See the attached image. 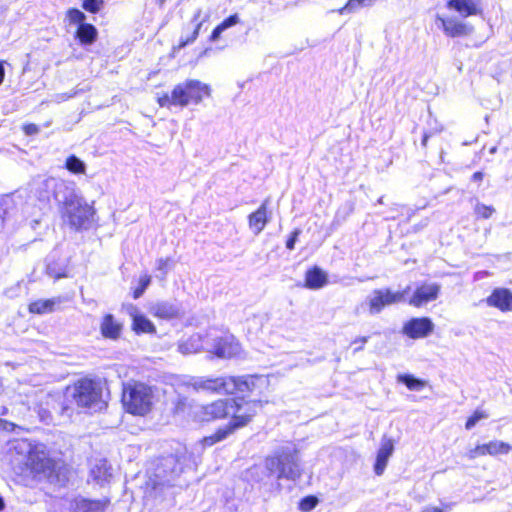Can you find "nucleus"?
<instances>
[{
	"label": "nucleus",
	"mask_w": 512,
	"mask_h": 512,
	"mask_svg": "<svg viewBox=\"0 0 512 512\" xmlns=\"http://www.w3.org/2000/svg\"><path fill=\"white\" fill-rule=\"evenodd\" d=\"M209 85L199 80L189 79L176 85L172 90L174 106L186 107L190 104L198 105L205 97L210 96Z\"/></svg>",
	"instance_id": "obj_7"
},
{
	"label": "nucleus",
	"mask_w": 512,
	"mask_h": 512,
	"mask_svg": "<svg viewBox=\"0 0 512 512\" xmlns=\"http://www.w3.org/2000/svg\"><path fill=\"white\" fill-rule=\"evenodd\" d=\"M151 313L161 319L170 320L179 316V307L171 302L161 301L151 307Z\"/></svg>",
	"instance_id": "obj_22"
},
{
	"label": "nucleus",
	"mask_w": 512,
	"mask_h": 512,
	"mask_svg": "<svg viewBox=\"0 0 512 512\" xmlns=\"http://www.w3.org/2000/svg\"><path fill=\"white\" fill-rule=\"evenodd\" d=\"M318 504L317 497L313 495L306 496L302 498L299 502V509L304 512H309L313 510Z\"/></svg>",
	"instance_id": "obj_35"
},
{
	"label": "nucleus",
	"mask_w": 512,
	"mask_h": 512,
	"mask_svg": "<svg viewBox=\"0 0 512 512\" xmlns=\"http://www.w3.org/2000/svg\"><path fill=\"white\" fill-rule=\"evenodd\" d=\"M97 29L92 24H81L76 31V38L82 45H90L97 38Z\"/></svg>",
	"instance_id": "obj_26"
},
{
	"label": "nucleus",
	"mask_w": 512,
	"mask_h": 512,
	"mask_svg": "<svg viewBox=\"0 0 512 512\" xmlns=\"http://www.w3.org/2000/svg\"><path fill=\"white\" fill-rule=\"evenodd\" d=\"M398 382L404 384L409 390L419 391L425 387L426 382L411 374H399Z\"/></svg>",
	"instance_id": "obj_30"
},
{
	"label": "nucleus",
	"mask_w": 512,
	"mask_h": 512,
	"mask_svg": "<svg viewBox=\"0 0 512 512\" xmlns=\"http://www.w3.org/2000/svg\"><path fill=\"white\" fill-rule=\"evenodd\" d=\"M486 454L490 456L506 455L512 450V446L509 443L494 440L485 444Z\"/></svg>",
	"instance_id": "obj_27"
},
{
	"label": "nucleus",
	"mask_w": 512,
	"mask_h": 512,
	"mask_svg": "<svg viewBox=\"0 0 512 512\" xmlns=\"http://www.w3.org/2000/svg\"><path fill=\"white\" fill-rule=\"evenodd\" d=\"M173 267V260L170 257L167 258H159L156 261V270L159 274L156 275L160 281H165L168 275V272Z\"/></svg>",
	"instance_id": "obj_31"
},
{
	"label": "nucleus",
	"mask_w": 512,
	"mask_h": 512,
	"mask_svg": "<svg viewBox=\"0 0 512 512\" xmlns=\"http://www.w3.org/2000/svg\"><path fill=\"white\" fill-rule=\"evenodd\" d=\"M159 104L162 107L174 106V101L172 99V93L170 95L165 94L164 96L159 98Z\"/></svg>",
	"instance_id": "obj_44"
},
{
	"label": "nucleus",
	"mask_w": 512,
	"mask_h": 512,
	"mask_svg": "<svg viewBox=\"0 0 512 512\" xmlns=\"http://www.w3.org/2000/svg\"><path fill=\"white\" fill-rule=\"evenodd\" d=\"M440 288V285L437 283L422 284L414 291L409 300V304L414 307H421L430 301L436 300L438 298Z\"/></svg>",
	"instance_id": "obj_14"
},
{
	"label": "nucleus",
	"mask_w": 512,
	"mask_h": 512,
	"mask_svg": "<svg viewBox=\"0 0 512 512\" xmlns=\"http://www.w3.org/2000/svg\"><path fill=\"white\" fill-rule=\"evenodd\" d=\"M152 399L151 388L143 383L128 384L123 388L122 403L131 414H147L151 410Z\"/></svg>",
	"instance_id": "obj_6"
},
{
	"label": "nucleus",
	"mask_w": 512,
	"mask_h": 512,
	"mask_svg": "<svg viewBox=\"0 0 512 512\" xmlns=\"http://www.w3.org/2000/svg\"><path fill=\"white\" fill-rule=\"evenodd\" d=\"M223 32L224 30L219 25H217L211 33L210 40L213 42L217 41Z\"/></svg>",
	"instance_id": "obj_47"
},
{
	"label": "nucleus",
	"mask_w": 512,
	"mask_h": 512,
	"mask_svg": "<svg viewBox=\"0 0 512 512\" xmlns=\"http://www.w3.org/2000/svg\"><path fill=\"white\" fill-rule=\"evenodd\" d=\"M300 234L299 230H295L292 232L290 237L286 241V248L289 250H293L295 247V243L297 241L298 235Z\"/></svg>",
	"instance_id": "obj_43"
},
{
	"label": "nucleus",
	"mask_w": 512,
	"mask_h": 512,
	"mask_svg": "<svg viewBox=\"0 0 512 512\" xmlns=\"http://www.w3.org/2000/svg\"><path fill=\"white\" fill-rule=\"evenodd\" d=\"M200 15H201V9H198L192 19V22L195 23V28H194L193 32L190 34V36H187L186 38L181 37L179 44H178V49L184 48L185 46L193 43L197 39V37L199 35L200 28L203 23V21H199Z\"/></svg>",
	"instance_id": "obj_28"
},
{
	"label": "nucleus",
	"mask_w": 512,
	"mask_h": 512,
	"mask_svg": "<svg viewBox=\"0 0 512 512\" xmlns=\"http://www.w3.org/2000/svg\"><path fill=\"white\" fill-rule=\"evenodd\" d=\"M240 21L239 16L237 14L230 15L226 19H224L219 26L225 31L230 27L235 26Z\"/></svg>",
	"instance_id": "obj_42"
},
{
	"label": "nucleus",
	"mask_w": 512,
	"mask_h": 512,
	"mask_svg": "<svg viewBox=\"0 0 512 512\" xmlns=\"http://www.w3.org/2000/svg\"><path fill=\"white\" fill-rule=\"evenodd\" d=\"M57 302L58 301L55 299L37 300V301L30 303L29 311L31 313H35V314L49 313V312L53 311L54 305Z\"/></svg>",
	"instance_id": "obj_29"
},
{
	"label": "nucleus",
	"mask_w": 512,
	"mask_h": 512,
	"mask_svg": "<svg viewBox=\"0 0 512 512\" xmlns=\"http://www.w3.org/2000/svg\"><path fill=\"white\" fill-rule=\"evenodd\" d=\"M235 407V399H220L210 404L200 406L195 411V417L202 422H210L231 416Z\"/></svg>",
	"instance_id": "obj_9"
},
{
	"label": "nucleus",
	"mask_w": 512,
	"mask_h": 512,
	"mask_svg": "<svg viewBox=\"0 0 512 512\" xmlns=\"http://www.w3.org/2000/svg\"><path fill=\"white\" fill-rule=\"evenodd\" d=\"M65 167L74 174L85 173L86 170L85 163L75 155H71L66 159Z\"/></svg>",
	"instance_id": "obj_32"
},
{
	"label": "nucleus",
	"mask_w": 512,
	"mask_h": 512,
	"mask_svg": "<svg viewBox=\"0 0 512 512\" xmlns=\"http://www.w3.org/2000/svg\"><path fill=\"white\" fill-rule=\"evenodd\" d=\"M65 189L67 186L63 181L47 178L37 184L36 195L42 202H47L51 196H54L55 200L61 203L63 199L60 198V192Z\"/></svg>",
	"instance_id": "obj_11"
},
{
	"label": "nucleus",
	"mask_w": 512,
	"mask_h": 512,
	"mask_svg": "<svg viewBox=\"0 0 512 512\" xmlns=\"http://www.w3.org/2000/svg\"><path fill=\"white\" fill-rule=\"evenodd\" d=\"M206 351L218 358L236 357L241 352V345L232 334L210 337Z\"/></svg>",
	"instance_id": "obj_10"
},
{
	"label": "nucleus",
	"mask_w": 512,
	"mask_h": 512,
	"mask_svg": "<svg viewBox=\"0 0 512 512\" xmlns=\"http://www.w3.org/2000/svg\"><path fill=\"white\" fill-rule=\"evenodd\" d=\"M486 454V446L485 444L477 445L475 448L470 449L466 453V457L469 460H473L479 456H485Z\"/></svg>",
	"instance_id": "obj_40"
},
{
	"label": "nucleus",
	"mask_w": 512,
	"mask_h": 512,
	"mask_svg": "<svg viewBox=\"0 0 512 512\" xmlns=\"http://www.w3.org/2000/svg\"><path fill=\"white\" fill-rule=\"evenodd\" d=\"M24 131L27 135H33L38 132V127L35 124H28L24 127Z\"/></svg>",
	"instance_id": "obj_49"
},
{
	"label": "nucleus",
	"mask_w": 512,
	"mask_h": 512,
	"mask_svg": "<svg viewBox=\"0 0 512 512\" xmlns=\"http://www.w3.org/2000/svg\"><path fill=\"white\" fill-rule=\"evenodd\" d=\"M266 379L258 375L221 376L216 378H198L194 382L196 389L217 394H246L266 384Z\"/></svg>",
	"instance_id": "obj_1"
},
{
	"label": "nucleus",
	"mask_w": 512,
	"mask_h": 512,
	"mask_svg": "<svg viewBox=\"0 0 512 512\" xmlns=\"http://www.w3.org/2000/svg\"><path fill=\"white\" fill-rule=\"evenodd\" d=\"M264 468L268 477L274 476L277 480L295 481L301 476L297 452L291 446L281 447L273 456L267 457Z\"/></svg>",
	"instance_id": "obj_4"
},
{
	"label": "nucleus",
	"mask_w": 512,
	"mask_h": 512,
	"mask_svg": "<svg viewBox=\"0 0 512 512\" xmlns=\"http://www.w3.org/2000/svg\"><path fill=\"white\" fill-rule=\"evenodd\" d=\"M378 203H379V204H383V197H380V198L378 199Z\"/></svg>",
	"instance_id": "obj_58"
},
{
	"label": "nucleus",
	"mask_w": 512,
	"mask_h": 512,
	"mask_svg": "<svg viewBox=\"0 0 512 512\" xmlns=\"http://www.w3.org/2000/svg\"><path fill=\"white\" fill-rule=\"evenodd\" d=\"M151 283V277L147 274L143 275L139 279V286L134 290L133 297L135 299H138L143 295L145 290L148 288V286Z\"/></svg>",
	"instance_id": "obj_36"
},
{
	"label": "nucleus",
	"mask_w": 512,
	"mask_h": 512,
	"mask_svg": "<svg viewBox=\"0 0 512 512\" xmlns=\"http://www.w3.org/2000/svg\"><path fill=\"white\" fill-rule=\"evenodd\" d=\"M234 399L235 407L231 410L232 421L224 427L219 428L214 434L204 437L202 440L204 446L210 447L226 439L237 428L243 427L250 422L256 414L257 409L262 407L261 400L247 401L243 397Z\"/></svg>",
	"instance_id": "obj_3"
},
{
	"label": "nucleus",
	"mask_w": 512,
	"mask_h": 512,
	"mask_svg": "<svg viewBox=\"0 0 512 512\" xmlns=\"http://www.w3.org/2000/svg\"><path fill=\"white\" fill-rule=\"evenodd\" d=\"M66 15H67L68 20L72 24H78V26L81 25V24H85L84 21L86 19V15L82 11H80L79 9L70 8L67 11Z\"/></svg>",
	"instance_id": "obj_34"
},
{
	"label": "nucleus",
	"mask_w": 512,
	"mask_h": 512,
	"mask_svg": "<svg viewBox=\"0 0 512 512\" xmlns=\"http://www.w3.org/2000/svg\"><path fill=\"white\" fill-rule=\"evenodd\" d=\"M495 212L494 207L482 203H477L475 206V214L483 219H488Z\"/></svg>",
	"instance_id": "obj_37"
},
{
	"label": "nucleus",
	"mask_w": 512,
	"mask_h": 512,
	"mask_svg": "<svg viewBox=\"0 0 512 512\" xmlns=\"http://www.w3.org/2000/svg\"><path fill=\"white\" fill-rule=\"evenodd\" d=\"M267 203L268 200H265L255 212L249 215V227L254 231L256 235L264 229L268 221Z\"/></svg>",
	"instance_id": "obj_23"
},
{
	"label": "nucleus",
	"mask_w": 512,
	"mask_h": 512,
	"mask_svg": "<svg viewBox=\"0 0 512 512\" xmlns=\"http://www.w3.org/2000/svg\"><path fill=\"white\" fill-rule=\"evenodd\" d=\"M91 476L98 484L108 482L112 476L111 467L107 460H99L91 469Z\"/></svg>",
	"instance_id": "obj_25"
},
{
	"label": "nucleus",
	"mask_w": 512,
	"mask_h": 512,
	"mask_svg": "<svg viewBox=\"0 0 512 512\" xmlns=\"http://www.w3.org/2000/svg\"><path fill=\"white\" fill-rule=\"evenodd\" d=\"M108 500H90L75 498L71 503L72 512H105Z\"/></svg>",
	"instance_id": "obj_18"
},
{
	"label": "nucleus",
	"mask_w": 512,
	"mask_h": 512,
	"mask_svg": "<svg viewBox=\"0 0 512 512\" xmlns=\"http://www.w3.org/2000/svg\"><path fill=\"white\" fill-rule=\"evenodd\" d=\"M327 281L326 273L317 266L306 272L305 285L309 289H320L327 284Z\"/></svg>",
	"instance_id": "obj_24"
},
{
	"label": "nucleus",
	"mask_w": 512,
	"mask_h": 512,
	"mask_svg": "<svg viewBox=\"0 0 512 512\" xmlns=\"http://www.w3.org/2000/svg\"><path fill=\"white\" fill-rule=\"evenodd\" d=\"M5 509V501L2 496H0V512Z\"/></svg>",
	"instance_id": "obj_53"
},
{
	"label": "nucleus",
	"mask_w": 512,
	"mask_h": 512,
	"mask_svg": "<svg viewBox=\"0 0 512 512\" xmlns=\"http://www.w3.org/2000/svg\"><path fill=\"white\" fill-rule=\"evenodd\" d=\"M368 339H369V337H367V336L356 338L353 341V344L360 343V346L355 347L353 352L357 353V352L361 351L363 349V346L367 343Z\"/></svg>",
	"instance_id": "obj_46"
},
{
	"label": "nucleus",
	"mask_w": 512,
	"mask_h": 512,
	"mask_svg": "<svg viewBox=\"0 0 512 512\" xmlns=\"http://www.w3.org/2000/svg\"><path fill=\"white\" fill-rule=\"evenodd\" d=\"M484 174L481 171H477L472 175V181L480 182L483 180Z\"/></svg>",
	"instance_id": "obj_50"
},
{
	"label": "nucleus",
	"mask_w": 512,
	"mask_h": 512,
	"mask_svg": "<svg viewBox=\"0 0 512 512\" xmlns=\"http://www.w3.org/2000/svg\"><path fill=\"white\" fill-rule=\"evenodd\" d=\"M47 274L50 276V277H53L54 279H60V278H63V277H66V272H65V269L64 268H61V269H57L53 264L49 263L47 265Z\"/></svg>",
	"instance_id": "obj_41"
},
{
	"label": "nucleus",
	"mask_w": 512,
	"mask_h": 512,
	"mask_svg": "<svg viewBox=\"0 0 512 512\" xmlns=\"http://www.w3.org/2000/svg\"><path fill=\"white\" fill-rule=\"evenodd\" d=\"M436 22L438 27H441L444 33L452 38L467 36L473 32V27L471 25L455 18H444L438 15Z\"/></svg>",
	"instance_id": "obj_13"
},
{
	"label": "nucleus",
	"mask_w": 512,
	"mask_h": 512,
	"mask_svg": "<svg viewBox=\"0 0 512 512\" xmlns=\"http://www.w3.org/2000/svg\"><path fill=\"white\" fill-rule=\"evenodd\" d=\"M62 215L64 221L74 230H87L91 226L94 209L86 201L74 195L63 198Z\"/></svg>",
	"instance_id": "obj_5"
},
{
	"label": "nucleus",
	"mask_w": 512,
	"mask_h": 512,
	"mask_svg": "<svg viewBox=\"0 0 512 512\" xmlns=\"http://www.w3.org/2000/svg\"><path fill=\"white\" fill-rule=\"evenodd\" d=\"M4 76H5L4 65L2 62H0V85L2 84V82L4 80Z\"/></svg>",
	"instance_id": "obj_52"
},
{
	"label": "nucleus",
	"mask_w": 512,
	"mask_h": 512,
	"mask_svg": "<svg viewBox=\"0 0 512 512\" xmlns=\"http://www.w3.org/2000/svg\"><path fill=\"white\" fill-rule=\"evenodd\" d=\"M444 507L449 511L452 508V504H445Z\"/></svg>",
	"instance_id": "obj_56"
},
{
	"label": "nucleus",
	"mask_w": 512,
	"mask_h": 512,
	"mask_svg": "<svg viewBox=\"0 0 512 512\" xmlns=\"http://www.w3.org/2000/svg\"><path fill=\"white\" fill-rule=\"evenodd\" d=\"M487 418V415L482 412V411H478L476 410L472 416H470L468 418V420L466 421V424H465V428L467 430H470L472 429L481 419H485Z\"/></svg>",
	"instance_id": "obj_39"
},
{
	"label": "nucleus",
	"mask_w": 512,
	"mask_h": 512,
	"mask_svg": "<svg viewBox=\"0 0 512 512\" xmlns=\"http://www.w3.org/2000/svg\"><path fill=\"white\" fill-rule=\"evenodd\" d=\"M409 290V286L402 291H392L390 288L375 289L366 299L369 313L376 315L387 306L404 302Z\"/></svg>",
	"instance_id": "obj_8"
},
{
	"label": "nucleus",
	"mask_w": 512,
	"mask_h": 512,
	"mask_svg": "<svg viewBox=\"0 0 512 512\" xmlns=\"http://www.w3.org/2000/svg\"><path fill=\"white\" fill-rule=\"evenodd\" d=\"M447 8L467 18L483 13L481 0H448Z\"/></svg>",
	"instance_id": "obj_15"
},
{
	"label": "nucleus",
	"mask_w": 512,
	"mask_h": 512,
	"mask_svg": "<svg viewBox=\"0 0 512 512\" xmlns=\"http://www.w3.org/2000/svg\"><path fill=\"white\" fill-rule=\"evenodd\" d=\"M429 136L427 134H424L422 138V145L426 146Z\"/></svg>",
	"instance_id": "obj_55"
},
{
	"label": "nucleus",
	"mask_w": 512,
	"mask_h": 512,
	"mask_svg": "<svg viewBox=\"0 0 512 512\" xmlns=\"http://www.w3.org/2000/svg\"><path fill=\"white\" fill-rule=\"evenodd\" d=\"M15 424L0 418V430L11 432L15 428Z\"/></svg>",
	"instance_id": "obj_45"
},
{
	"label": "nucleus",
	"mask_w": 512,
	"mask_h": 512,
	"mask_svg": "<svg viewBox=\"0 0 512 512\" xmlns=\"http://www.w3.org/2000/svg\"><path fill=\"white\" fill-rule=\"evenodd\" d=\"M129 314L132 317L133 330L137 333H155L156 328L154 324L143 314L139 313L138 309L135 306H131L129 308Z\"/></svg>",
	"instance_id": "obj_20"
},
{
	"label": "nucleus",
	"mask_w": 512,
	"mask_h": 512,
	"mask_svg": "<svg viewBox=\"0 0 512 512\" xmlns=\"http://www.w3.org/2000/svg\"><path fill=\"white\" fill-rule=\"evenodd\" d=\"M104 4V0H84L82 7L90 13H97Z\"/></svg>",
	"instance_id": "obj_38"
},
{
	"label": "nucleus",
	"mask_w": 512,
	"mask_h": 512,
	"mask_svg": "<svg viewBox=\"0 0 512 512\" xmlns=\"http://www.w3.org/2000/svg\"><path fill=\"white\" fill-rule=\"evenodd\" d=\"M394 450V443L391 439H384L381 443V446L377 452L376 462L374 465V472L376 475L380 476L383 474L387 462L392 455Z\"/></svg>",
	"instance_id": "obj_19"
},
{
	"label": "nucleus",
	"mask_w": 512,
	"mask_h": 512,
	"mask_svg": "<svg viewBox=\"0 0 512 512\" xmlns=\"http://www.w3.org/2000/svg\"><path fill=\"white\" fill-rule=\"evenodd\" d=\"M75 94H76L75 92L74 93H69V94L68 93L57 94L55 96V101L58 102V103L63 102L65 100L69 99V98H72Z\"/></svg>",
	"instance_id": "obj_48"
},
{
	"label": "nucleus",
	"mask_w": 512,
	"mask_h": 512,
	"mask_svg": "<svg viewBox=\"0 0 512 512\" xmlns=\"http://www.w3.org/2000/svg\"><path fill=\"white\" fill-rule=\"evenodd\" d=\"M69 403H74L79 408H101L102 388L99 382L83 378L67 388L62 413L70 416L72 408Z\"/></svg>",
	"instance_id": "obj_2"
},
{
	"label": "nucleus",
	"mask_w": 512,
	"mask_h": 512,
	"mask_svg": "<svg viewBox=\"0 0 512 512\" xmlns=\"http://www.w3.org/2000/svg\"><path fill=\"white\" fill-rule=\"evenodd\" d=\"M209 341L210 336H202L201 334L196 333L191 335L186 341L179 343L178 350L184 355L197 353L202 350L206 351Z\"/></svg>",
	"instance_id": "obj_17"
},
{
	"label": "nucleus",
	"mask_w": 512,
	"mask_h": 512,
	"mask_svg": "<svg viewBox=\"0 0 512 512\" xmlns=\"http://www.w3.org/2000/svg\"><path fill=\"white\" fill-rule=\"evenodd\" d=\"M486 303L502 312L512 311V292L507 288H495L486 298Z\"/></svg>",
	"instance_id": "obj_16"
},
{
	"label": "nucleus",
	"mask_w": 512,
	"mask_h": 512,
	"mask_svg": "<svg viewBox=\"0 0 512 512\" xmlns=\"http://www.w3.org/2000/svg\"><path fill=\"white\" fill-rule=\"evenodd\" d=\"M376 0H349L347 4L339 9L340 14L345 12H354L362 7H370L375 3Z\"/></svg>",
	"instance_id": "obj_33"
},
{
	"label": "nucleus",
	"mask_w": 512,
	"mask_h": 512,
	"mask_svg": "<svg viewBox=\"0 0 512 512\" xmlns=\"http://www.w3.org/2000/svg\"><path fill=\"white\" fill-rule=\"evenodd\" d=\"M421 512H447L441 508H438V507H432V506H428V507H425Z\"/></svg>",
	"instance_id": "obj_51"
},
{
	"label": "nucleus",
	"mask_w": 512,
	"mask_h": 512,
	"mask_svg": "<svg viewBox=\"0 0 512 512\" xmlns=\"http://www.w3.org/2000/svg\"><path fill=\"white\" fill-rule=\"evenodd\" d=\"M166 463H168V464H173V463H174V459H173V458L167 459V460H166Z\"/></svg>",
	"instance_id": "obj_57"
},
{
	"label": "nucleus",
	"mask_w": 512,
	"mask_h": 512,
	"mask_svg": "<svg viewBox=\"0 0 512 512\" xmlns=\"http://www.w3.org/2000/svg\"><path fill=\"white\" fill-rule=\"evenodd\" d=\"M434 330V323L428 317L412 318L403 326V333L409 338H425Z\"/></svg>",
	"instance_id": "obj_12"
},
{
	"label": "nucleus",
	"mask_w": 512,
	"mask_h": 512,
	"mask_svg": "<svg viewBox=\"0 0 512 512\" xmlns=\"http://www.w3.org/2000/svg\"><path fill=\"white\" fill-rule=\"evenodd\" d=\"M100 331L104 338L116 340L120 337L122 324L112 314H106L100 324Z\"/></svg>",
	"instance_id": "obj_21"
},
{
	"label": "nucleus",
	"mask_w": 512,
	"mask_h": 512,
	"mask_svg": "<svg viewBox=\"0 0 512 512\" xmlns=\"http://www.w3.org/2000/svg\"><path fill=\"white\" fill-rule=\"evenodd\" d=\"M8 412V409L7 407L5 406H0V415H6Z\"/></svg>",
	"instance_id": "obj_54"
}]
</instances>
